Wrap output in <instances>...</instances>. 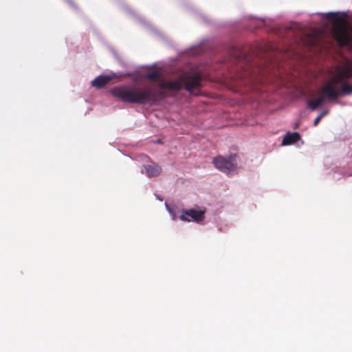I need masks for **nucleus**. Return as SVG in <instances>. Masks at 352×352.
<instances>
[{
  "mask_svg": "<svg viewBox=\"0 0 352 352\" xmlns=\"http://www.w3.org/2000/svg\"><path fill=\"white\" fill-rule=\"evenodd\" d=\"M201 75L198 72H182L176 79L167 82L161 81L160 88L179 91L183 88L190 93L201 87Z\"/></svg>",
  "mask_w": 352,
  "mask_h": 352,
  "instance_id": "5",
  "label": "nucleus"
},
{
  "mask_svg": "<svg viewBox=\"0 0 352 352\" xmlns=\"http://www.w3.org/2000/svg\"><path fill=\"white\" fill-rule=\"evenodd\" d=\"M285 52H292V53H296V49L291 46L285 50H284Z\"/></svg>",
  "mask_w": 352,
  "mask_h": 352,
  "instance_id": "15",
  "label": "nucleus"
},
{
  "mask_svg": "<svg viewBox=\"0 0 352 352\" xmlns=\"http://www.w3.org/2000/svg\"><path fill=\"white\" fill-rule=\"evenodd\" d=\"M300 139V135L297 132L287 133L282 140V145H290L296 143Z\"/></svg>",
  "mask_w": 352,
  "mask_h": 352,
  "instance_id": "12",
  "label": "nucleus"
},
{
  "mask_svg": "<svg viewBox=\"0 0 352 352\" xmlns=\"http://www.w3.org/2000/svg\"><path fill=\"white\" fill-rule=\"evenodd\" d=\"M111 93L114 97L127 103L153 104L158 99L157 94L147 88L139 89L123 85L113 88Z\"/></svg>",
  "mask_w": 352,
  "mask_h": 352,
  "instance_id": "3",
  "label": "nucleus"
},
{
  "mask_svg": "<svg viewBox=\"0 0 352 352\" xmlns=\"http://www.w3.org/2000/svg\"><path fill=\"white\" fill-rule=\"evenodd\" d=\"M205 211L195 209L184 210L179 219L183 221L201 222L204 219Z\"/></svg>",
  "mask_w": 352,
  "mask_h": 352,
  "instance_id": "7",
  "label": "nucleus"
},
{
  "mask_svg": "<svg viewBox=\"0 0 352 352\" xmlns=\"http://www.w3.org/2000/svg\"><path fill=\"white\" fill-rule=\"evenodd\" d=\"M329 113V110L326 109L322 111L320 114V117L322 118L324 116H327Z\"/></svg>",
  "mask_w": 352,
  "mask_h": 352,
  "instance_id": "17",
  "label": "nucleus"
},
{
  "mask_svg": "<svg viewBox=\"0 0 352 352\" xmlns=\"http://www.w3.org/2000/svg\"><path fill=\"white\" fill-rule=\"evenodd\" d=\"M322 16L327 25H331V36L338 45L352 48V27L344 21L347 14L345 12H329L322 13Z\"/></svg>",
  "mask_w": 352,
  "mask_h": 352,
  "instance_id": "2",
  "label": "nucleus"
},
{
  "mask_svg": "<svg viewBox=\"0 0 352 352\" xmlns=\"http://www.w3.org/2000/svg\"><path fill=\"white\" fill-rule=\"evenodd\" d=\"M329 72V78L320 89V96L307 100L308 107L314 111L321 106L324 100H336L340 96L352 94V67H336Z\"/></svg>",
  "mask_w": 352,
  "mask_h": 352,
  "instance_id": "1",
  "label": "nucleus"
},
{
  "mask_svg": "<svg viewBox=\"0 0 352 352\" xmlns=\"http://www.w3.org/2000/svg\"><path fill=\"white\" fill-rule=\"evenodd\" d=\"M230 58L234 59H243L245 60L248 64L252 58V56L247 55V52L245 50L239 47H232L229 51Z\"/></svg>",
  "mask_w": 352,
  "mask_h": 352,
  "instance_id": "8",
  "label": "nucleus"
},
{
  "mask_svg": "<svg viewBox=\"0 0 352 352\" xmlns=\"http://www.w3.org/2000/svg\"><path fill=\"white\" fill-rule=\"evenodd\" d=\"M204 52V50L201 45L192 47L187 50L185 53L192 56H198L201 54H202Z\"/></svg>",
  "mask_w": 352,
  "mask_h": 352,
  "instance_id": "14",
  "label": "nucleus"
},
{
  "mask_svg": "<svg viewBox=\"0 0 352 352\" xmlns=\"http://www.w3.org/2000/svg\"><path fill=\"white\" fill-rule=\"evenodd\" d=\"M116 74H112L109 75H100L96 78L92 82L91 85L92 86L97 87V88H101L103 86L107 85L109 82H111L113 79L117 78Z\"/></svg>",
  "mask_w": 352,
  "mask_h": 352,
  "instance_id": "9",
  "label": "nucleus"
},
{
  "mask_svg": "<svg viewBox=\"0 0 352 352\" xmlns=\"http://www.w3.org/2000/svg\"><path fill=\"white\" fill-rule=\"evenodd\" d=\"M254 66H256V67H258V66H266L264 64H258L257 63H255V65Z\"/></svg>",
  "mask_w": 352,
  "mask_h": 352,
  "instance_id": "18",
  "label": "nucleus"
},
{
  "mask_svg": "<svg viewBox=\"0 0 352 352\" xmlns=\"http://www.w3.org/2000/svg\"><path fill=\"white\" fill-rule=\"evenodd\" d=\"M151 66L155 67L157 66L155 64H152Z\"/></svg>",
  "mask_w": 352,
  "mask_h": 352,
  "instance_id": "19",
  "label": "nucleus"
},
{
  "mask_svg": "<svg viewBox=\"0 0 352 352\" xmlns=\"http://www.w3.org/2000/svg\"><path fill=\"white\" fill-rule=\"evenodd\" d=\"M145 172L148 177H153L158 176L161 172V167L155 163L144 166Z\"/></svg>",
  "mask_w": 352,
  "mask_h": 352,
  "instance_id": "11",
  "label": "nucleus"
},
{
  "mask_svg": "<svg viewBox=\"0 0 352 352\" xmlns=\"http://www.w3.org/2000/svg\"><path fill=\"white\" fill-rule=\"evenodd\" d=\"M322 118L320 117V116L318 115L314 120V125L316 126L318 124L319 122L320 121Z\"/></svg>",
  "mask_w": 352,
  "mask_h": 352,
  "instance_id": "16",
  "label": "nucleus"
},
{
  "mask_svg": "<svg viewBox=\"0 0 352 352\" xmlns=\"http://www.w3.org/2000/svg\"><path fill=\"white\" fill-rule=\"evenodd\" d=\"M276 50V47L274 45L269 43L259 46L258 47V53L261 54L262 55H264L267 53L271 54L273 51ZM265 58L272 59L271 54H267V57H265Z\"/></svg>",
  "mask_w": 352,
  "mask_h": 352,
  "instance_id": "13",
  "label": "nucleus"
},
{
  "mask_svg": "<svg viewBox=\"0 0 352 352\" xmlns=\"http://www.w3.org/2000/svg\"><path fill=\"white\" fill-rule=\"evenodd\" d=\"M236 154L230 155L228 157L219 155L213 159L212 163L220 171L229 173L236 166Z\"/></svg>",
  "mask_w": 352,
  "mask_h": 352,
  "instance_id": "6",
  "label": "nucleus"
},
{
  "mask_svg": "<svg viewBox=\"0 0 352 352\" xmlns=\"http://www.w3.org/2000/svg\"><path fill=\"white\" fill-rule=\"evenodd\" d=\"M161 76L162 73L160 72L154 71L153 72L147 73L145 75L136 76L133 78V81L135 82H139L144 78H148L152 81H160Z\"/></svg>",
  "mask_w": 352,
  "mask_h": 352,
  "instance_id": "10",
  "label": "nucleus"
},
{
  "mask_svg": "<svg viewBox=\"0 0 352 352\" xmlns=\"http://www.w3.org/2000/svg\"><path fill=\"white\" fill-rule=\"evenodd\" d=\"M287 36L293 38L294 43L299 46H303L307 49L317 47L322 50L323 47H331L332 44L323 43L322 36L318 30H311L307 32L300 24L292 23L285 30Z\"/></svg>",
  "mask_w": 352,
  "mask_h": 352,
  "instance_id": "4",
  "label": "nucleus"
}]
</instances>
